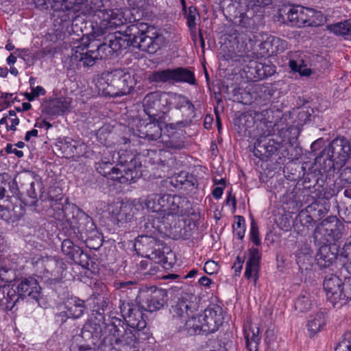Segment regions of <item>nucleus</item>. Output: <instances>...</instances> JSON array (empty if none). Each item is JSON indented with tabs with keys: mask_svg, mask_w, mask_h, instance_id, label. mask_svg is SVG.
I'll use <instances>...</instances> for the list:
<instances>
[{
	"mask_svg": "<svg viewBox=\"0 0 351 351\" xmlns=\"http://www.w3.org/2000/svg\"><path fill=\"white\" fill-rule=\"evenodd\" d=\"M330 29L336 35L343 36L346 38H351V19L344 22L332 25Z\"/></svg>",
	"mask_w": 351,
	"mask_h": 351,
	"instance_id": "39",
	"label": "nucleus"
},
{
	"mask_svg": "<svg viewBox=\"0 0 351 351\" xmlns=\"http://www.w3.org/2000/svg\"><path fill=\"white\" fill-rule=\"evenodd\" d=\"M147 80L150 83L186 82L190 84L195 83L194 73L188 69L183 67L173 69H167L152 72L147 75Z\"/></svg>",
	"mask_w": 351,
	"mask_h": 351,
	"instance_id": "7",
	"label": "nucleus"
},
{
	"mask_svg": "<svg viewBox=\"0 0 351 351\" xmlns=\"http://www.w3.org/2000/svg\"><path fill=\"white\" fill-rule=\"evenodd\" d=\"M319 207V204L317 202H313L308 206L305 209L301 210L298 215V217L300 219L304 217L306 219V221L311 223L314 220L313 218L311 216V214H312L313 211H316Z\"/></svg>",
	"mask_w": 351,
	"mask_h": 351,
	"instance_id": "48",
	"label": "nucleus"
},
{
	"mask_svg": "<svg viewBox=\"0 0 351 351\" xmlns=\"http://www.w3.org/2000/svg\"><path fill=\"white\" fill-rule=\"evenodd\" d=\"M145 112L154 121L162 119L168 111L167 93L152 92L143 99Z\"/></svg>",
	"mask_w": 351,
	"mask_h": 351,
	"instance_id": "9",
	"label": "nucleus"
},
{
	"mask_svg": "<svg viewBox=\"0 0 351 351\" xmlns=\"http://www.w3.org/2000/svg\"><path fill=\"white\" fill-rule=\"evenodd\" d=\"M287 19L292 26H316L317 20L322 16L321 12L300 5L291 7L287 13Z\"/></svg>",
	"mask_w": 351,
	"mask_h": 351,
	"instance_id": "10",
	"label": "nucleus"
},
{
	"mask_svg": "<svg viewBox=\"0 0 351 351\" xmlns=\"http://www.w3.org/2000/svg\"><path fill=\"white\" fill-rule=\"evenodd\" d=\"M326 320L322 312H319L315 315L311 316L308 322L307 327L311 335H315L325 326Z\"/></svg>",
	"mask_w": 351,
	"mask_h": 351,
	"instance_id": "36",
	"label": "nucleus"
},
{
	"mask_svg": "<svg viewBox=\"0 0 351 351\" xmlns=\"http://www.w3.org/2000/svg\"><path fill=\"white\" fill-rule=\"evenodd\" d=\"M136 160L131 159L125 165L119 167H112L110 161L102 160L95 162V169L101 176L120 183L134 182L136 179L141 176L139 169L141 166L136 165Z\"/></svg>",
	"mask_w": 351,
	"mask_h": 351,
	"instance_id": "4",
	"label": "nucleus"
},
{
	"mask_svg": "<svg viewBox=\"0 0 351 351\" xmlns=\"http://www.w3.org/2000/svg\"><path fill=\"white\" fill-rule=\"evenodd\" d=\"M289 67L294 71L299 72L301 75L309 76L311 73L310 69L306 68L305 66L298 65L295 60L289 61Z\"/></svg>",
	"mask_w": 351,
	"mask_h": 351,
	"instance_id": "50",
	"label": "nucleus"
},
{
	"mask_svg": "<svg viewBox=\"0 0 351 351\" xmlns=\"http://www.w3.org/2000/svg\"><path fill=\"white\" fill-rule=\"evenodd\" d=\"M342 285L341 279L335 274L326 276L324 280L323 286L327 300L332 304L333 306L341 302Z\"/></svg>",
	"mask_w": 351,
	"mask_h": 351,
	"instance_id": "18",
	"label": "nucleus"
},
{
	"mask_svg": "<svg viewBox=\"0 0 351 351\" xmlns=\"http://www.w3.org/2000/svg\"><path fill=\"white\" fill-rule=\"evenodd\" d=\"M343 228V224L336 217L325 219L315 230V241L318 244H328L337 241L342 236Z\"/></svg>",
	"mask_w": 351,
	"mask_h": 351,
	"instance_id": "8",
	"label": "nucleus"
},
{
	"mask_svg": "<svg viewBox=\"0 0 351 351\" xmlns=\"http://www.w3.org/2000/svg\"><path fill=\"white\" fill-rule=\"evenodd\" d=\"M321 245L315 258L320 267H327L336 260L338 249L335 245Z\"/></svg>",
	"mask_w": 351,
	"mask_h": 351,
	"instance_id": "24",
	"label": "nucleus"
},
{
	"mask_svg": "<svg viewBox=\"0 0 351 351\" xmlns=\"http://www.w3.org/2000/svg\"><path fill=\"white\" fill-rule=\"evenodd\" d=\"M32 93L34 94V96H36L37 97L40 95H44L46 93L45 90L43 87L40 86H37L36 87H32Z\"/></svg>",
	"mask_w": 351,
	"mask_h": 351,
	"instance_id": "59",
	"label": "nucleus"
},
{
	"mask_svg": "<svg viewBox=\"0 0 351 351\" xmlns=\"http://www.w3.org/2000/svg\"><path fill=\"white\" fill-rule=\"evenodd\" d=\"M136 82L134 73L117 69L108 73L105 78L99 79L96 86L103 95L116 97L130 94Z\"/></svg>",
	"mask_w": 351,
	"mask_h": 351,
	"instance_id": "3",
	"label": "nucleus"
},
{
	"mask_svg": "<svg viewBox=\"0 0 351 351\" xmlns=\"http://www.w3.org/2000/svg\"><path fill=\"white\" fill-rule=\"evenodd\" d=\"M27 195L28 196L32 198L34 201L36 199V193L34 189V182H31L30 183V189L27 190Z\"/></svg>",
	"mask_w": 351,
	"mask_h": 351,
	"instance_id": "61",
	"label": "nucleus"
},
{
	"mask_svg": "<svg viewBox=\"0 0 351 351\" xmlns=\"http://www.w3.org/2000/svg\"><path fill=\"white\" fill-rule=\"evenodd\" d=\"M89 45H90L91 47H96V49H94L93 53H95V56H97L99 59L106 58L108 54L113 53L111 47H110V39L108 40V43H104L99 45H95L91 43Z\"/></svg>",
	"mask_w": 351,
	"mask_h": 351,
	"instance_id": "43",
	"label": "nucleus"
},
{
	"mask_svg": "<svg viewBox=\"0 0 351 351\" xmlns=\"http://www.w3.org/2000/svg\"><path fill=\"white\" fill-rule=\"evenodd\" d=\"M143 23L132 24L126 27L123 32H116L110 36V47L112 52H118L122 49L132 46L134 47V36L139 34Z\"/></svg>",
	"mask_w": 351,
	"mask_h": 351,
	"instance_id": "11",
	"label": "nucleus"
},
{
	"mask_svg": "<svg viewBox=\"0 0 351 351\" xmlns=\"http://www.w3.org/2000/svg\"><path fill=\"white\" fill-rule=\"evenodd\" d=\"M260 260L261 254L258 250L254 247L250 248L244 276L248 280L252 278L254 283L258 278Z\"/></svg>",
	"mask_w": 351,
	"mask_h": 351,
	"instance_id": "26",
	"label": "nucleus"
},
{
	"mask_svg": "<svg viewBox=\"0 0 351 351\" xmlns=\"http://www.w3.org/2000/svg\"><path fill=\"white\" fill-rule=\"evenodd\" d=\"M335 351H351V332H346L342 335Z\"/></svg>",
	"mask_w": 351,
	"mask_h": 351,
	"instance_id": "45",
	"label": "nucleus"
},
{
	"mask_svg": "<svg viewBox=\"0 0 351 351\" xmlns=\"http://www.w3.org/2000/svg\"><path fill=\"white\" fill-rule=\"evenodd\" d=\"M287 47V43L280 38L269 36L259 45L261 54L263 56H270L284 51Z\"/></svg>",
	"mask_w": 351,
	"mask_h": 351,
	"instance_id": "23",
	"label": "nucleus"
},
{
	"mask_svg": "<svg viewBox=\"0 0 351 351\" xmlns=\"http://www.w3.org/2000/svg\"><path fill=\"white\" fill-rule=\"evenodd\" d=\"M149 32H144L141 29L139 34L134 36V47L149 53H154L160 49L163 38L161 35L153 34L148 35Z\"/></svg>",
	"mask_w": 351,
	"mask_h": 351,
	"instance_id": "16",
	"label": "nucleus"
},
{
	"mask_svg": "<svg viewBox=\"0 0 351 351\" xmlns=\"http://www.w3.org/2000/svg\"><path fill=\"white\" fill-rule=\"evenodd\" d=\"M15 145L12 144H8L5 147V151L8 154H14L17 157L21 158L23 156V152L21 150H18L14 147Z\"/></svg>",
	"mask_w": 351,
	"mask_h": 351,
	"instance_id": "57",
	"label": "nucleus"
},
{
	"mask_svg": "<svg viewBox=\"0 0 351 351\" xmlns=\"http://www.w3.org/2000/svg\"><path fill=\"white\" fill-rule=\"evenodd\" d=\"M8 119L10 120V125H7V130L16 131V125L19 124V119L16 117V112L14 110H9L8 112Z\"/></svg>",
	"mask_w": 351,
	"mask_h": 351,
	"instance_id": "52",
	"label": "nucleus"
},
{
	"mask_svg": "<svg viewBox=\"0 0 351 351\" xmlns=\"http://www.w3.org/2000/svg\"><path fill=\"white\" fill-rule=\"evenodd\" d=\"M217 264L213 261H206V263L204 264V270L206 273L208 274H213L215 273L217 271Z\"/></svg>",
	"mask_w": 351,
	"mask_h": 351,
	"instance_id": "53",
	"label": "nucleus"
},
{
	"mask_svg": "<svg viewBox=\"0 0 351 351\" xmlns=\"http://www.w3.org/2000/svg\"><path fill=\"white\" fill-rule=\"evenodd\" d=\"M156 236L143 235L141 237L140 243L145 247L147 250H150L152 254L156 251V246H158V241L155 239Z\"/></svg>",
	"mask_w": 351,
	"mask_h": 351,
	"instance_id": "46",
	"label": "nucleus"
},
{
	"mask_svg": "<svg viewBox=\"0 0 351 351\" xmlns=\"http://www.w3.org/2000/svg\"><path fill=\"white\" fill-rule=\"evenodd\" d=\"M65 219L71 227L77 230L78 239L87 242V234L95 229L92 219L74 205L66 206L63 210Z\"/></svg>",
	"mask_w": 351,
	"mask_h": 351,
	"instance_id": "6",
	"label": "nucleus"
},
{
	"mask_svg": "<svg viewBox=\"0 0 351 351\" xmlns=\"http://www.w3.org/2000/svg\"><path fill=\"white\" fill-rule=\"evenodd\" d=\"M224 186H216L213 192H212V194L213 195V197L215 198V199H219L221 197L222 195H223V189H224Z\"/></svg>",
	"mask_w": 351,
	"mask_h": 351,
	"instance_id": "58",
	"label": "nucleus"
},
{
	"mask_svg": "<svg viewBox=\"0 0 351 351\" xmlns=\"http://www.w3.org/2000/svg\"><path fill=\"white\" fill-rule=\"evenodd\" d=\"M89 47H91L89 44L84 47H77L71 55V60L82 63L84 66H93L95 64V60L99 58L97 56H95V53H93L94 49L88 50L86 52L83 51L84 48Z\"/></svg>",
	"mask_w": 351,
	"mask_h": 351,
	"instance_id": "27",
	"label": "nucleus"
},
{
	"mask_svg": "<svg viewBox=\"0 0 351 351\" xmlns=\"http://www.w3.org/2000/svg\"><path fill=\"white\" fill-rule=\"evenodd\" d=\"M66 317L77 319L80 317L85 310L84 302L78 298H71L66 303Z\"/></svg>",
	"mask_w": 351,
	"mask_h": 351,
	"instance_id": "34",
	"label": "nucleus"
},
{
	"mask_svg": "<svg viewBox=\"0 0 351 351\" xmlns=\"http://www.w3.org/2000/svg\"><path fill=\"white\" fill-rule=\"evenodd\" d=\"M114 330V332H117V335L114 334V336L115 337L114 341L116 343H123V344H128L131 342L132 340V338L134 336L131 332L129 333L130 337H125V335H128V334L125 331V335H120V330L117 328L116 326H112V328L111 329V331Z\"/></svg>",
	"mask_w": 351,
	"mask_h": 351,
	"instance_id": "49",
	"label": "nucleus"
},
{
	"mask_svg": "<svg viewBox=\"0 0 351 351\" xmlns=\"http://www.w3.org/2000/svg\"><path fill=\"white\" fill-rule=\"evenodd\" d=\"M149 123L141 122L139 121V125L137 126V129L135 132V135L138 136L141 138H144L148 141H157L162 136V129L160 123L162 119L158 121H154L152 119H149Z\"/></svg>",
	"mask_w": 351,
	"mask_h": 351,
	"instance_id": "19",
	"label": "nucleus"
},
{
	"mask_svg": "<svg viewBox=\"0 0 351 351\" xmlns=\"http://www.w3.org/2000/svg\"><path fill=\"white\" fill-rule=\"evenodd\" d=\"M16 294L20 297L29 298L38 300L40 295L41 288L37 281L33 277L22 279L16 287Z\"/></svg>",
	"mask_w": 351,
	"mask_h": 351,
	"instance_id": "22",
	"label": "nucleus"
},
{
	"mask_svg": "<svg viewBox=\"0 0 351 351\" xmlns=\"http://www.w3.org/2000/svg\"><path fill=\"white\" fill-rule=\"evenodd\" d=\"M19 301L16 290L9 286H0V305L8 310H12Z\"/></svg>",
	"mask_w": 351,
	"mask_h": 351,
	"instance_id": "31",
	"label": "nucleus"
},
{
	"mask_svg": "<svg viewBox=\"0 0 351 351\" xmlns=\"http://www.w3.org/2000/svg\"><path fill=\"white\" fill-rule=\"evenodd\" d=\"M237 221L233 225L234 234L239 239H242L245 236V219L243 217L237 216Z\"/></svg>",
	"mask_w": 351,
	"mask_h": 351,
	"instance_id": "47",
	"label": "nucleus"
},
{
	"mask_svg": "<svg viewBox=\"0 0 351 351\" xmlns=\"http://www.w3.org/2000/svg\"><path fill=\"white\" fill-rule=\"evenodd\" d=\"M9 213H10V211L8 209L4 208L3 206H0V217L1 218H3L5 220H8L9 219Z\"/></svg>",
	"mask_w": 351,
	"mask_h": 351,
	"instance_id": "64",
	"label": "nucleus"
},
{
	"mask_svg": "<svg viewBox=\"0 0 351 351\" xmlns=\"http://www.w3.org/2000/svg\"><path fill=\"white\" fill-rule=\"evenodd\" d=\"M313 302L310 294L306 291H302L295 302V310L299 312H306L311 308Z\"/></svg>",
	"mask_w": 351,
	"mask_h": 351,
	"instance_id": "38",
	"label": "nucleus"
},
{
	"mask_svg": "<svg viewBox=\"0 0 351 351\" xmlns=\"http://www.w3.org/2000/svg\"><path fill=\"white\" fill-rule=\"evenodd\" d=\"M245 346L248 351H258L261 342L260 329L256 325L250 324L243 328Z\"/></svg>",
	"mask_w": 351,
	"mask_h": 351,
	"instance_id": "28",
	"label": "nucleus"
},
{
	"mask_svg": "<svg viewBox=\"0 0 351 351\" xmlns=\"http://www.w3.org/2000/svg\"><path fill=\"white\" fill-rule=\"evenodd\" d=\"M316 162L321 167V170L324 173H330L335 170H340L342 167H338L337 160L331 156H328L324 154V149L322 152L320 156L316 158Z\"/></svg>",
	"mask_w": 351,
	"mask_h": 351,
	"instance_id": "35",
	"label": "nucleus"
},
{
	"mask_svg": "<svg viewBox=\"0 0 351 351\" xmlns=\"http://www.w3.org/2000/svg\"><path fill=\"white\" fill-rule=\"evenodd\" d=\"M120 311L123 317L130 328L141 330L146 327L143 313L135 304L123 301L120 304Z\"/></svg>",
	"mask_w": 351,
	"mask_h": 351,
	"instance_id": "14",
	"label": "nucleus"
},
{
	"mask_svg": "<svg viewBox=\"0 0 351 351\" xmlns=\"http://www.w3.org/2000/svg\"><path fill=\"white\" fill-rule=\"evenodd\" d=\"M143 202L144 199H139L137 201H126L116 206L112 214L117 224L120 226L131 221L140 210L145 208Z\"/></svg>",
	"mask_w": 351,
	"mask_h": 351,
	"instance_id": "12",
	"label": "nucleus"
},
{
	"mask_svg": "<svg viewBox=\"0 0 351 351\" xmlns=\"http://www.w3.org/2000/svg\"><path fill=\"white\" fill-rule=\"evenodd\" d=\"M89 45H90L91 47H96V49H94L93 53H95V56H97L99 59L106 58L108 54L113 53L111 47H110V39L108 40V43H104L99 45H95L91 43Z\"/></svg>",
	"mask_w": 351,
	"mask_h": 351,
	"instance_id": "42",
	"label": "nucleus"
},
{
	"mask_svg": "<svg viewBox=\"0 0 351 351\" xmlns=\"http://www.w3.org/2000/svg\"><path fill=\"white\" fill-rule=\"evenodd\" d=\"M348 301H351V277L345 278L343 281L339 305L341 306L343 304H346Z\"/></svg>",
	"mask_w": 351,
	"mask_h": 351,
	"instance_id": "44",
	"label": "nucleus"
},
{
	"mask_svg": "<svg viewBox=\"0 0 351 351\" xmlns=\"http://www.w3.org/2000/svg\"><path fill=\"white\" fill-rule=\"evenodd\" d=\"M62 147L64 149V152H67L69 154H75V151L77 149V145L75 141H66Z\"/></svg>",
	"mask_w": 351,
	"mask_h": 351,
	"instance_id": "54",
	"label": "nucleus"
},
{
	"mask_svg": "<svg viewBox=\"0 0 351 351\" xmlns=\"http://www.w3.org/2000/svg\"><path fill=\"white\" fill-rule=\"evenodd\" d=\"M38 270H43V273L51 274L54 278H59L64 269V264L61 259L53 256H45L35 262Z\"/></svg>",
	"mask_w": 351,
	"mask_h": 351,
	"instance_id": "20",
	"label": "nucleus"
},
{
	"mask_svg": "<svg viewBox=\"0 0 351 351\" xmlns=\"http://www.w3.org/2000/svg\"><path fill=\"white\" fill-rule=\"evenodd\" d=\"M168 110L171 106L176 108H181L188 103V98L182 95L169 92L167 93Z\"/></svg>",
	"mask_w": 351,
	"mask_h": 351,
	"instance_id": "40",
	"label": "nucleus"
},
{
	"mask_svg": "<svg viewBox=\"0 0 351 351\" xmlns=\"http://www.w3.org/2000/svg\"><path fill=\"white\" fill-rule=\"evenodd\" d=\"M62 251L74 263L84 267L88 265L89 256L70 239H64L62 243Z\"/></svg>",
	"mask_w": 351,
	"mask_h": 351,
	"instance_id": "21",
	"label": "nucleus"
},
{
	"mask_svg": "<svg viewBox=\"0 0 351 351\" xmlns=\"http://www.w3.org/2000/svg\"><path fill=\"white\" fill-rule=\"evenodd\" d=\"M250 238L254 245H259L261 244V240L258 237V228L254 219L252 220L250 225Z\"/></svg>",
	"mask_w": 351,
	"mask_h": 351,
	"instance_id": "51",
	"label": "nucleus"
},
{
	"mask_svg": "<svg viewBox=\"0 0 351 351\" xmlns=\"http://www.w3.org/2000/svg\"><path fill=\"white\" fill-rule=\"evenodd\" d=\"M12 211L14 213V217L16 218L21 217L24 213V211L21 206L14 207Z\"/></svg>",
	"mask_w": 351,
	"mask_h": 351,
	"instance_id": "63",
	"label": "nucleus"
},
{
	"mask_svg": "<svg viewBox=\"0 0 351 351\" xmlns=\"http://www.w3.org/2000/svg\"><path fill=\"white\" fill-rule=\"evenodd\" d=\"M38 134V132L36 129H33L30 131L27 132L25 136V141H29L32 137H37Z\"/></svg>",
	"mask_w": 351,
	"mask_h": 351,
	"instance_id": "62",
	"label": "nucleus"
},
{
	"mask_svg": "<svg viewBox=\"0 0 351 351\" xmlns=\"http://www.w3.org/2000/svg\"><path fill=\"white\" fill-rule=\"evenodd\" d=\"M202 326H204L203 313L199 315L195 312L185 320L182 328L188 334L193 335L203 332Z\"/></svg>",
	"mask_w": 351,
	"mask_h": 351,
	"instance_id": "32",
	"label": "nucleus"
},
{
	"mask_svg": "<svg viewBox=\"0 0 351 351\" xmlns=\"http://www.w3.org/2000/svg\"><path fill=\"white\" fill-rule=\"evenodd\" d=\"M248 6H261L269 5L272 0H244Z\"/></svg>",
	"mask_w": 351,
	"mask_h": 351,
	"instance_id": "55",
	"label": "nucleus"
},
{
	"mask_svg": "<svg viewBox=\"0 0 351 351\" xmlns=\"http://www.w3.org/2000/svg\"><path fill=\"white\" fill-rule=\"evenodd\" d=\"M324 149L325 155H330L337 160L338 167H343L350 157L351 144L344 137L337 138Z\"/></svg>",
	"mask_w": 351,
	"mask_h": 351,
	"instance_id": "13",
	"label": "nucleus"
},
{
	"mask_svg": "<svg viewBox=\"0 0 351 351\" xmlns=\"http://www.w3.org/2000/svg\"><path fill=\"white\" fill-rule=\"evenodd\" d=\"M72 100L70 97H59L49 101L46 107L49 114H59L68 110L71 106Z\"/></svg>",
	"mask_w": 351,
	"mask_h": 351,
	"instance_id": "33",
	"label": "nucleus"
},
{
	"mask_svg": "<svg viewBox=\"0 0 351 351\" xmlns=\"http://www.w3.org/2000/svg\"><path fill=\"white\" fill-rule=\"evenodd\" d=\"M186 14L187 19V25L191 33L196 32V20L199 16L198 12L195 7L190 6Z\"/></svg>",
	"mask_w": 351,
	"mask_h": 351,
	"instance_id": "41",
	"label": "nucleus"
},
{
	"mask_svg": "<svg viewBox=\"0 0 351 351\" xmlns=\"http://www.w3.org/2000/svg\"><path fill=\"white\" fill-rule=\"evenodd\" d=\"M203 333L215 332L223 322L222 308L218 305L208 306L203 313Z\"/></svg>",
	"mask_w": 351,
	"mask_h": 351,
	"instance_id": "15",
	"label": "nucleus"
},
{
	"mask_svg": "<svg viewBox=\"0 0 351 351\" xmlns=\"http://www.w3.org/2000/svg\"><path fill=\"white\" fill-rule=\"evenodd\" d=\"M20 269L14 258H4L0 261V279L5 282H12L17 278Z\"/></svg>",
	"mask_w": 351,
	"mask_h": 351,
	"instance_id": "25",
	"label": "nucleus"
},
{
	"mask_svg": "<svg viewBox=\"0 0 351 351\" xmlns=\"http://www.w3.org/2000/svg\"><path fill=\"white\" fill-rule=\"evenodd\" d=\"M195 297L192 295H186V297L180 298L176 304L172 306L173 316L176 319H180L182 322L185 323L191 315L197 311V304L193 301Z\"/></svg>",
	"mask_w": 351,
	"mask_h": 351,
	"instance_id": "17",
	"label": "nucleus"
},
{
	"mask_svg": "<svg viewBox=\"0 0 351 351\" xmlns=\"http://www.w3.org/2000/svg\"><path fill=\"white\" fill-rule=\"evenodd\" d=\"M143 203L146 208L158 215L167 231L173 228L172 223L177 217L184 215L188 202L177 195L153 193L147 195Z\"/></svg>",
	"mask_w": 351,
	"mask_h": 351,
	"instance_id": "1",
	"label": "nucleus"
},
{
	"mask_svg": "<svg viewBox=\"0 0 351 351\" xmlns=\"http://www.w3.org/2000/svg\"><path fill=\"white\" fill-rule=\"evenodd\" d=\"M37 7L50 9L56 31L71 34V24L81 10L84 0H34Z\"/></svg>",
	"mask_w": 351,
	"mask_h": 351,
	"instance_id": "2",
	"label": "nucleus"
},
{
	"mask_svg": "<svg viewBox=\"0 0 351 351\" xmlns=\"http://www.w3.org/2000/svg\"><path fill=\"white\" fill-rule=\"evenodd\" d=\"M162 141L165 143V147L172 152L180 150L185 147L184 141L178 135H174L171 137L163 136Z\"/></svg>",
	"mask_w": 351,
	"mask_h": 351,
	"instance_id": "37",
	"label": "nucleus"
},
{
	"mask_svg": "<svg viewBox=\"0 0 351 351\" xmlns=\"http://www.w3.org/2000/svg\"><path fill=\"white\" fill-rule=\"evenodd\" d=\"M244 263V258H241L240 256H237L236 261L234 262L232 269H234L236 274H239L241 273V269L243 268V264Z\"/></svg>",
	"mask_w": 351,
	"mask_h": 351,
	"instance_id": "56",
	"label": "nucleus"
},
{
	"mask_svg": "<svg viewBox=\"0 0 351 351\" xmlns=\"http://www.w3.org/2000/svg\"><path fill=\"white\" fill-rule=\"evenodd\" d=\"M141 229L145 233V235L157 236L158 233L162 232L165 228L163 222L159 220L158 215L155 213L144 218Z\"/></svg>",
	"mask_w": 351,
	"mask_h": 351,
	"instance_id": "29",
	"label": "nucleus"
},
{
	"mask_svg": "<svg viewBox=\"0 0 351 351\" xmlns=\"http://www.w3.org/2000/svg\"><path fill=\"white\" fill-rule=\"evenodd\" d=\"M103 3L99 0L98 4L95 3L90 5V9L97 16L99 21H96L100 29L103 32H107L108 29H113L127 23L129 12L128 10L122 8H115L110 10L101 9Z\"/></svg>",
	"mask_w": 351,
	"mask_h": 351,
	"instance_id": "5",
	"label": "nucleus"
},
{
	"mask_svg": "<svg viewBox=\"0 0 351 351\" xmlns=\"http://www.w3.org/2000/svg\"><path fill=\"white\" fill-rule=\"evenodd\" d=\"M166 293L162 289H155L146 299L143 307L145 310L153 312L160 310L165 304Z\"/></svg>",
	"mask_w": 351,
	"mask_h": 351,
	"instance_id": "30",
	"label": "nucleus"
},
{
	"mask_svg": "<svg viewBox=\"0 0 351 351\" xmlns=\"http://www.w3.org/2000/svg\"><path fill=\"white\" fill-rule=\"evenodd\" d=\"M34 127L40 128H44L46 130H48L51 127V124L45 120H42L40 121H37L34 125Z\"/></svg>",
	"mask_w": 351,
	"mask_h": 351,
	"instance_id": "60",
	"label": "nucleus"
}]
</instances>
